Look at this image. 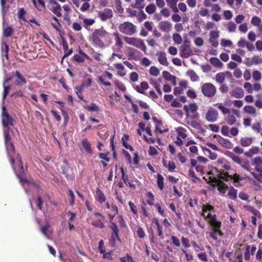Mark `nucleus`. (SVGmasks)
I'll use <instances>...</instances> for the list:
<instances>
[{"label": "nucleus", "instance_id": "nucleus-1", "mask_svg": "<svg viewBox=\"0 0 262 262\" xmlns=\"http://www.w3.org/2000/svg\"><path fill=\"white\" fill-rule=\"evenodd\" d=\"M214 207L209 204H203L201 216L207 221L211 226V231L209 232L210 237L216 241L217 240V235L222 236L224 233L221 230V222L217 221L216 214L211 213V212L214 211Z\"/></svg>", "mask_w": 262, "mask_h": 262}, {"label": "nucleus", "instance_id": "nucleus-2", "mask_svg": "<svg viewBox=\"0 0 262 262\" xmlns=\"http://www.w3.org/2000/svg\"><path fill=\"white\" fill-rule=\"evenodd\" d=\"M109 38V33L102 27L101 29L95 30L90 36V41H92L94 45L101 48L105 46L104 41Z\"/></svg>", "mask_w": 262, "mask_h": 262}, {"label": "nucleus", "instance_id": "nucleus-3", "mask_svg": "<svg viewBox=\"0 0 262 262\" xmlns=\"http://www.w3.org/2000/svg\"><path fill=\"white\" fill-rule=\"evenodd\" d=\"M118 28L120 32L127 35H132L136 32V26L129 21L120 24Z\"/></svg>", "mask_w": 262, "mask_h": 262}, {"label": "nucleus", "instance_id": "nucleus-4", "mask_svg": "<svg viewBox=\"0 0 262 262\" xmlns=\"http://www.w3.org/2000/svg\"><path fill=\"white\" fill-rule=\"evenodd\" d=\"M110 224L109 227L111 230V243L112 245H114L117 241L121 242L119 235V230L117 225L111 220L110 221Z\"/></svg>", "mask_w": 262, "mask_h": 262}, {"label": "nucleus", "instance_id": "nucleus-5", "mask_svg": "<svg viewBox=\"0 0 262 262\" xmlns=\"http://www.w3.org/2000/svg\"><path fill=\"white\" fill-rule=\"evenodd\" d=\"M124 40L127 44L133 45L146 53V47L142 39L125 36L124 37Z\"/></svg>", "mask_w": 262, "mask_h": 262}, {"label": "nucleus", "instance_id": "nucleus-6", "mask_svg": "<svg viewBox=\"0 0 262 262\" xmlns=\"http://www.w3.org/2000/svg\"><path fill=\"white\" fill-rule=\"evenodd\" d=\"M2 123L5 129L9 130V126L13 125L14 119L10 116L5 106L2 107Z\"/></svg>", "mask_w": 262, "mask_h": 262}, {"label": "nucleus", "instance_id": "nucleus-7", "mask_svg": "<svg viewBox=\"0 0 262 262\" xmlns=\"http://www.w3.org/2000/svg\"><path fill=\"white\" fill-rule=\"evenodd\" d=\"M203 94L207 97H212L216 93V89L215 86L211 83H205L201 88Z\"/></svg>", "mask_w": 262, "mask_h": 262}, {"label": "nucleus", "instance_id": "nucleus-8", "mask_svg": "<svg viewBox=\"0 0 262 262\" xmlns=\"http://www.w3.org/2000/svg\"><path fill=\"white\" fill-rule=\"evenodd\" d=\"M219 118L218 111L212 107H209L205 115V119L208 122H216Z\"/></svg>", "mask_w": 262, "mask_h": 262}, {"label": "nucleus", "instance_id": "nucleus-9", "mask_svg": "<svg viewBox=\"0 0 262 262\" xmlns=\"http://www.w3.org/2000/svg\"><path fill=\"white\" fill-rule=\"evenodd\" d=\"M7 151V156L10 160L11 163V166L12 168L14 170V162H15V147L13 143H9L8 144L5 145Z\"/></svg>", "mask_w": 262, "mask_h": 262}, {"label": "nucleus", "instance_id": "nucleus-10", "mask_svg": "<svg viewBox=\"0 0 262 262\" xmlns=\"http://www.w3.org/2000/svg\"><path fill=\"white\" fill-rule=\"evenodd\" d=\"M220 178L226 181L233 180L234 183H238L240 180L244 179L243 177H241L236 173L233 175H230L228 172L224 171L221 172L220 174Z\"/></svg>", "mask_w": 262, "mask_h": 262}, {"label": "nucleus", "instance_id": "nucleus-11", "mask_svg": "<svg viewBox=\"0 0 262 262\" xmlns=\"http://www.w3.org/2000/svg\"><path fill=\"white\" fill-rule=\"evenodd\" d=\"M106 77L110 79H112L113 75L111 73L106 71L101 76L98 77V81L106 86H111L112 84L110 82L105 81Z\"/></svg>", "mask_w": 262, "mask_h": 262}, {"label": "nucleus", "instance_id": "nucleus-12", "mask_svg": "<svg viewBox=\"0 0 262 262\" xmlns=\"http://www.w3.org/2000/svg\"><path fill=\"white\" fill-rule=\"evenodd\" d=\"M50 7H49V9L57 17H61L62 16L61 13V7L59 3L56 1H55L49 4Z\"/></svg>", "mask_w": 262, "mask_h": 262}, {"label": "nucleus", "instance_id": "nucleus-13", "mask_svg": "<svg viewBox=\"0 0 262 262\" xmlns=\"http://www.w3.org/2000/svg\"><path fill=\"white\" fill-rule=\"evenodd\" d=\"M113 16V11L109 8L104 9L103 11H100L98 13V17L102 21H105L108 19L111 18Z\"/></svg>", "mask_w": 262, "mask_h": 262}, {"label": "nucleus", "instance_id": "nucleus-14", "mask_svg": "<svg viewBox=\"0 0 262 262\" xmlns=\"http://www.w3.org/2000/svg\"><path fill=\"white\" fill-rule=\"evenodd\" d=\"M214 137L223 147L229 149H231L233 147V143L229 140L225 139L220 135L215 136Z\"/></svg>", "mask_w": 262, "mask_h": 262}, {"label": "nucleus", "instance_id": "nucleus-15", "mask_svg": "<svg viewBox=\"0 0 262 262\" xmlns=\"http://www.w3.org/2000/svg\"><path fill=\"white\" fill-rule=\"evenodd\" d=\"M141 56L142 53L139 51L132 48H128V56L129 59L138 60Z\"/></svg>", "mask_w": 262, "mask_h": 262}, {"label": "nucleus", "instance_id": "nucleus-16", "mask_svg": "<svg viewBox=\"0 0 262 262\" xmlns=\"http://www.w3.org/2000/svg\"><path fill=\"white\" fill-rule=\"evenodd\" d=\"M79 54L74 55L73 57V60L76 61L77 62H83L85 59H90V57L85 54L81 49L79 50Z\"/></svg>", "mask_w": 262, "mask_h": 262}, {"label": "nucleus", "instance_id": "nucleus-17", "mask_svg": "<svg viewBox=\"0 0 262 262\" xmlns=\"http://www.w3.org/2000/svg\"><path fill=\"white\" fill-rule=\"evenodd\" d=\"M217 167L220 169V173H219V177L220 178V174L222 171H224L225 169L229 170L230 169V165L228 162L223 159H219L217 161Z\"/></svg>", "mask_w": 262, "mask_h": 262}, {"label": "nucleus", "instance_id": "nucleus-18", "mask_svg": "<svg viewBox=\"0 0 262 262\" xmlns=\"http://www.w3.org/2000/svg\"><path fill=\"white\" fill-rule=\"evenodd\" d=\"M192 54L190 47L181 45L180 51V55L181 57L186 58Z\"/></svg>", "mask_w": 262, "mask_h": 262}, {"label": "nucleus", "instance_id": "nucleus-19", "mask_svg": "<svg viewBox=\"0 0 262 262\" xmlns=\"http://www.w3.org/2000/svg\"><path fill=\"white\" fill-rule=\"evenodd\" d=\"M14 74L17 78L14 82L15 85L20 86L27 83L26 78L18 71H16Z\"/></svg>", "mask_w": 262, "mask_h": 262}, {"label": "nucleus", "instance_id": "nucleus-20", "mask_svg": "<svg viewBox=\"0 0 262 262\" xmlns=\"http://www.w3.org/2000/svg\"><path fill=\"white\" fill-rule=\"evenodd\" d=\"M62 173L65 175L68 180L73 181L74 179V175L70 169L69 166L66 164L61 167Z\"/></svg>", "mask_w": 262, "mask_h": 262}, {"label": "nucleus", "instance_id": "nucleus-21", "mask_svg": "<svg viewBox=\"0 0 262 262\" xmlns=\"http://www.w3.org/2000/svg\"><path fill=\"white\" fill-rule=\"evenodd\" d=\"M120 170L122 173V177L123 182L126 184H128L130 188L133 189L136 188V185L134 184L133 181L128 179L127 175L125 174L123 167L122 166L120 167Z\"/></svg>", "mask_w": 262, "mask_h": 262}, {"label": "nucleus", "instance_id": "nucleus-22", "mask_svg": "<svg viewBox=\"0 0 262 262\" xmlns=\"http://www.w3.org/2000/svg\"><path fill=\"white\" fill-rule=\"evenodd\" d=\"M159 29L164 32H168L172 28L171 24L168 21H162L159 24Z\"/></svg>", "mask_w": 262, "mask_h": 262}, {"label": "nucleus", "instance_id": "nucleus-23", "mask_svg": "<svg viewBox=\"0 0 262 262\" xmlns=\"http://www.w3.org/2000/svg\"><path fill=\"white\" fill-rule=\"evenodd\" d=\"M81 145L83 149L89 155H92L93 153L91 145L86 138L83 139L81 141Z\"/></svg>", "mask_w": 262, "mask_h": 262}, {"label": "nucleus", "instance_id": "nucleus-24", "mask_svg": "<svg viewBox=\"0 0 262 262\" xmlns=\"http://www.w3.org/2000/svg\"><path fill=\"white\" fill-rule=\"evenodd\" d=\"M252 165L255 166V169L259 172H262V158L257 157L253 159Z\"/></svg>", "mask_w": 262, "mask_h": 262}, {"label": "nucleus", "instance_id": "nucleus-25", "mask_svg": "<svg viewBox=\"0 0 262 262\" xmlns=\"http://www.w3.org/2000/svg\"><path fill=\"white\" fill-rule=\"evenodd\" d=\"M113 35L115 37V47L118 50H120L123 47V43L120 37V34L118 32H115Z\"/></svg>", "mask_w": 262, "mask_h": 262}, {"label": "nucleus", "instance_id": "nucleus-26", "mask_svg": "<svg viewBox=\"0 0 262 262\" xmlns=\"http://www.w3.org/2000/svg\"><path fill=\"white\" fill-rule=\"evenodd\" d=\"M231 95L236 98H242L244 97V93L243 90L241 88H236L231 92Z\"/></svg>", "mask_w": 262, "mask_h": 262}, {"label": "nucleus", "instance_id": "nucleus-27", "mask_svg": "<svg viewBox=\"0 0 262 262\" xmlns=\"http://www.w3.org/2000/svg\"><path fill=\"white\" fill-rule=\"evenodd\" d=\"M62 46L64 54L62 58L61 62L63 61L64 58L69 56L73 53V50L72 49L69 50L68 43L64 39H62Z\"/></svg>", "mask_w": 262, "mask_h": 262}, {"label": "nucleus", "instance_id": "nucleus-28", "mask_svg": "<svg viewBox=\"0 0 262 262\" xmlns=\"http://www.w3.org/2000/svg\"><path fill=\"white\" fill-rule=\"evenodd\" d=\"M149 85L147 82H142L140 83V86L137 85L135 87V89L137 92L140 94H144L145 90H146L148 89Z\"/></svg>", "mask_w": 262, "mask_h": 262}, {"label": "nucleus", "instance_id": "nucleus-29", "mask_svg": "<svg viewBox=\"0 0 262 262\" xmlns=\"http://www.w3.org/2000/svg\"><path fill=\"white\" fill-rule=\"evenodd\" d=\"M154 222L157 227L158 235L159 237V238L161 239H164V233L162 231L163 227H162V225L159 223V220L156 218L154 219Z\"/></svg>", "mask_w": 262, "mask_h": 262}, {"label": "nucleus", "instance_id": "nucleus-30", "mask_svg": "<svg viewBox=\"0 0 262 262\" xmlns=\"http://www.w3.org/2000/svg\"><path fill=\"white\" fill-rule=\"evenodd\" d=\"M158 61L162 65L167 66L168 62L167 61L166 53L164 52H161L158 54Z\"/></svg>", "mask_w": 262, "mask_h": 262}, {"label": "nucleus", "instance_id": "nucleus-31", "mask_svg": "<svg viewBox=\"0 0 262 262\" xmlns=\"http://www.w3.org/2000/svg\"><path fill=\"white\" fill-rule=\"evenodd\" d=\"M96 194L97 196V200L101 204L105 202L106 199L103 192L101 191L98 188L96 190Z\"/></svg>", "mask_w": 262, "mask_h": 262}, {"label": "nucleus", "instance_id": "nucleus-32", "mask_svg": "<svg viewBox=\"0 0 262 262\" xmlns=\"http://www.w3.org/2000/svg\"><path fill=\"white\" fill-rule=\"evenodd\" d=\"M152 119L153 121L157 123L156 130L159 132L160 134H163L164 133L167 132L168 131V128H166L164 129H162L160 127H158V125H162V121L161 120H158L156 117H152Z\"/></svg>", "mask_w": 262, "mask_h": 262}, {"label": "nucleus", "instance_id": "nucleus-33", "mask_svg": "<svg viewBox=\"0 0 262 262\" xmlns=\"http://www.w3.org/2000/svg\"><path fill=\"white\" fill-rule=\"evenodd\" d=\"M115 68L117 70V73L121 76H124L126 74V71L124 67L121 63L114 64Z\"/></svg>", "mask_w": 262, "mask_h": 262}, {"label": "nucleus", "instance_id": "nucleus-34", "mask_svg": "<svg viewBox=\"0 0 262 262\" xmlns=\"http://www.w3.org/2000/svg\"><path fill=\"white\" fill-rule=\"evenodd\" d=\"M162 75L164 78L168 81H172L174 85L176 84V77L171 75V74L168 71H163L162 72Z\"/></svg>", "mask_w": 262, "mask_h": 262}, {"label": "nucleus", "instance_id": "nucleus-35", "mask_svg": "<svg viewBox=\"0 0 262 262\" xmlns=\"http://www.w3.org/2000/svg\"><path fill=\"white\" fill-rule=\"evenodd\" d=\"M195 142L193 140H189L186 144V146H189V150L192 154H196L198 151V147L195 145H192Z\"/></svg>", "mask_w": 262, "mask_h": 262}, {"label": "nucleus", "instance_id": "nucleus-36", "mask_svg": "<svg viewBox=\"0 0 262 262\" xmlns=\"http://www.w3.org/2000/svg\"><path fill=\"white\" fill-rule=\"evenodd\" d=\"M187 75L190 77V80L193 82L197 81L199 79V76L196 74L195 72L192 70H188L187 72Z\"/></svg>", "mask_w": 262, "mask_h": 262}, {"label": "nucleus", "instance_id": "nucleus-37", "mask_svg": "<svg viewBox=\"0 0 262 262\" xmlns=\"http://www.w3.org/2000/svg\"><path fill=\"white\" fill-rule=\"evenodd\" d=\"M103 221L104 220H103L102 219L97 220H93L92 221L91 224L93 226L102 229L105 228Z\"/></svg>", "mask_w": 262, "mask_h": 262}, {"label": "nucleus", "instance_id": "nucleus-38", "mask_svg": "<svg viewBox=\"0 0 262 262\" xmlns=\"http://www.w3.org/2000/svg\"><path fill=\"white\" fill-rule=\"evenodd\" d=\"M129 139V136L127 135H124L122 138V141L123 145L127 149H129L130 151H134V148L132 146L127 143V141Z\"/></svg>", "mask_w": 262, "mask_h": 262}, {"label": "nucleus", "instance_id": "nucleus-39", "mask_svg": "<svg viewBox=\"0 0 262 262\" xmlns=\"http://www.w3.org/2000/svg\"><path fill=\"white\" fill-rule=\"evenodd\" d=\"M99 157L100 159L103 160L101 161V164L103 167H106L107 165V163L110 162V159L107 156V154L100 153Z\"/></svg>", "mask_w": 262, "mask_h": 262}, {"label": "nucleus", "instance_id": "nucleus-40", "mask_svg": "<svg viewBox=\"0 0 262 262\" xmlns=\"http://www.w3.org/2000/svg\"><path fill=\"white\" fill-rule=\"evenodd\" d=\"M243 111L244 113L251 115H255L256 113V109L252 105L245 106L243 108Z\"/></svg>", "mask_w": 262, "mask_h": 262}, {"label": "nucleus", "instance_id": "nucleus-41", "mask_svg": "<svg viewBox=\"0 0 262 262\" xmlns=\"http://www.w3.org/2000/svg\"><path fill=\"white\" fill-rule=\"evenodd\" d=\"M214 105L221 111L224 115L228 114L230 113V109L225 107L222 103H216Z\"/></svg>", "mask_w": 262, "mask_h": 262}, {"label": "nucleus", "instance_id": "nucleus-42", "mask_svg": "<svg viewBox=\"0 0 262 262\" xmlns=\"http://www.w3.org/2000/svg\"><path fill=\"white\" fill-rule=\"evenodd\" d=\"M241 144L242 146L247 147L250 146L252 143V139L251 138L244 137L240 140Z\"/></svg>", "mask_w": 262, "mask_h": 262}, {"label": "nucleus", "instance_id": "nucleus-43", "mask_svg": "<svg viewBox=\"0 0 262 262\" xmlns=\"http://www.w3.org/2000/svg\"><path fill=\"white\" fill-rule=\"evenodd\" d=\"M177 132L178 133L177 137L182 139H185L186 138V130L185 128L182 127H178L177 129Z\"/></svg>", "mask_w": 262, "mask_h": 262}, {"label": "nucleus", "instance_id": "nucleus-44", "mask_svg": "<svg viewBox=\"0 0 262 262\" xmlns=\"http://www.w3.org/2000/svg\"><path fill=\"white\" fill-rule=\"evenodd\" d=\"M237 190L234 189L232 186H231L229 190V192H228V196L229 198L232 200H235L237 198Z\"/></svg>", "mask_w": 262, "mask_h": 262}, {"label": "nucleus", "instance_id": "nucleus-45", "mask_svg": "<svg viewBox=\"0 0 262 262\" xmlns=\"http://www.w3.org/2000/svg\"><path fill=\"white\" fill-rule=\"evenodd\" d=\"M157 185L158 188L162 190L164 188V178L161 174L157 175Z\"/></svg>", "mask_w": 262, "mask_h": 262}, {"label": "nucleus", "instance_id": "nucleus-46", "mask_svg": "<svg viewBox=\"0 0 262 262\" xmlns=\"http://www.w3.org/2000/svg\"><path fill=\"white\" fill-rule=\"evenodd\" d=\"M156 10V7L154 3L150 4L147 5L145 8L146 12L149 14H153Z\"/></svg>", "mask_w": 262, "mask_h": 262}, {"label": "nucleus", "instance_id": "nucleus-47", "mask_svg": "<svg viewBox=\"0 0 262 262\" xmlns=\"http://www.w3.org/2000/svg\"><path fill=\"white\" fill-rule=\"evenodd\" d=\"M228 187L227 185L224 183L223 182H220L217 186V190L222 193L224 194L226 192V190L228 189Z\"/></svg>", "mask_w": 262, "mask_h": 262}, {"label": "nucleus", "instance_id": "nucleus-48", "mask_svg": "<svg viewBox=\"0 0 262 262\" xmlns=\"http://www.w3.org/2000/svg\"><path fill=\"white\" fill-rule=\"evenodd\" d=\"M236 26L234 22L230 21L227 24V29L229 32H234L236 31Z\"/></svg>", "mask_w": 262, "mask_h": 262}, {"label": "nucleus", "instance_id": "nucleus-49", "mask_svg": "<svg viewBox=\"0 0 262 262\" xmlns=\"http://www.w3.org/2000/svg\"><path fill=\"white\" fill-rule=\"evenodd\" d=\"M13 33V30L12 27H8L3 30V35L5 37H11Z\"/></svg>", "mask_w": 262, "mask_h": 262}, {"label": "nucleus", "instance_id": "nucleus-50", "mask_svg": "<svg viewBox=\"0 0 262 262\" xmlns=\"http://www.w3.org/2000/svg\"><path fill=\"white\" fill-rule=\"evenodd\" d=\"M85 108L90 112H98L99 111V106L95 103H91L90 105H87Z\"/></svg>", "mask_w": 262, "mask_h": 262}, {"label": "nucleus", "instance_id": "nucleus-51", "mask_svg": "<svg viewBox=\"0 0 262 262\" xmlns=\"http://www.w3.org/2000/svg\"><path fill=\"white\" fill-rule=\"evenodd\" d=\"M188 175L190 178H193L192 181L193 183H196L198 181H200V178L196 177L194 171L192 169H190L188 170Z\"/></svg>", "mask_w": 262, "mask_h": 262}, {"label": "nucleus", "instance_id": "nucleus-52", "mask_svg": "<svg viewBox=\"0 0 262 262\" xmlns=\"http://www.w3.org/2000/svg\"><path fill=\"white\" fill-rule=\"evenodd\" d=\"M144 2V0H136V2L133 7L139 10H142L145 6Z\"/></svg>", "mask_w": 262, "mask_h": 262}, {"label": "nucleus", "instance_id": "nucleus-53", "mask_svg": "<svg viewBox=\"0 0 262 262\" xmlns=\"http://www.w3.org/2000/svg\"><path fill=\"white\" fill-rule=\"evenodd\" d=\"M210 62L216 67H221L222 66L221 61L216 57H211L210 59Z\"/></svg>", "mask_w": 262, "mask_h": 262}, {"label": "nucleus", "instance_id": "nucleus-54", "mask_svg": "<svg viewBox=\"0 0 262 262\" xmlns=\"http://www.w3.org/2000/svg\"><path fill=\"white\" fill-rule=\"evenodd\" d=\"M236 120L235 117L233 115H229L226 118V121L229 125H233L235 123Z\"/></svg>", "mask_w": 262, "mask_h": 262}, {"label": "nucleus", "instance_id": "nucleus-55", "mask_svg": "<svg viewBox=\"0 0 262 262\" xmlns=\"http://www.w3.org/2000/svg\"><path fill=\"white\" fill-rule=\"evenodd\" d=\"M4 136H5V145L12 143L11 141V138L9 134V130L5 129Z\"/></svg>", "mask_w": 262, "mask_h": 262}, {"label": "nucleus", "instance_id": "nucleus-56", "mask_svg": "<svg viewBox=\"0 0 262 262\" xmlns=\"http://www.w3.org/2000/svg\"><path fill=\"white\" fill-rule=\"evenodd\" d=\"M115 7L117 10V11L120 13L122 14L124 12V9L122 6V2L121 0H116L115 1Z\"/></svg>", "mask_w": 262, "mask_h": 262}, {"label": "nucleus", "instance_id": "nucleus-57", "mask_svg": "<svg viewBox=\"0 0 262 262\" xmlns=\"http://www.w3.org/2000/svg\"><path fill=\"white\" fill-rule=\"evenodd\" d=\"M225 80V74L223 72L217 73L215 75V80L219 83H223Z\"/></svg>", "mask_w": 262, "mask_h": 262}, {"label": "nucleus", "instance_id": "nucleus-58", "mask_svg": "<svg viewBox=\"0 0 262 262\" xmlns=\"http://www.w3.org/2000/svg\"><path fill=\"white\" fill-rule=\"evenodd\" d=\"M163 165L165 167L168 168V170L170 172L173 171V170H174L176 168L175 163L172 161H170L168 162V165H167L165 162H163Z\"/></svg>", "mask_w": 262, "mask_h": 262}, {"label": "nucleus", "instance_id": "nucleus-59", "mask_svg": "<svg viewBox=\"0 0 262 262\" xmlns=\"http://www.w3.org/2000/svg\"><path fill=\"white\" fill-rule=\"evenodd\" d=\"M155 207L157 208L158 212L162 216H166V214L165 213V210L163 208H162V204L160 203H157L155 204Z\"/></svg>", "mask_w": 262, "mask_h": 262}, {"label": "nucleus", "instance_id": "nucleus-60", "mask_svg": "<svg viewBox=\"0 0 262 262\" xmlns=\"http://www.w3.org/2000/svg\"><path fill=\"white\" fill-rule=\"evenodd\" d=\"M82 90H83L82 86H77L75 88V91H76L75 92L77 95L78 97L79 98V99L80 100L84 101L83 97L82 95Z\"/></svg>", "mask_w": 262, "mask_h": 262}, {"label": "nucleus", "instance_id": "nucleus-61", "mask_svg": "<svg viewBox=\"0 0 262 262\" xmlns=\"http://www.w3.org/2000/svg\"><path fill=\"white\" fill-rule=\"evenodd\" d=\"M252 77L255 81H259L261 79V73L258 70L253 71Z\"/></svg>", "mask_w": 262, "mask_h": 262}, {"label": "nucleus", "instance_id": "nucleus-62", "mask_svg": "<svg viewBox=\"0 0 262 262\" xmlns=\"http://www.w3.org/2000/svg\"><path fill=\"white\" fill-rule=\"evenodd\" d=\"M256 97L258 98L255 102V105L259 108H262V98L261 94L256 95Z\"/></svg>", "mask_w": 262, "mask_h": 262}, {"label": "nucleus", "instance_id": "nucleus-63", "mask_svg": "<svg viewBox=\"0 0 262 262\" xmlns=\"http://www.w3.org/2000/svg\"><path fill=\"white\" fill-rule=\"evenodd\" d=\"M173 40L176 44H181L182 42V38L181 35L178 33L173 34Z\"/></svg>", "mask_w": 262, "mask_h": 262}, {"label": "nucleus", "instance_id": "nucleus-64", "mask_svg": "<svg viewBox=\"0 0 262 262\" xmlns=\"http://www.w3.org/2000/svg\"><path fill=\"white\" fill-rule=\"evenodd\" d=\"M229 156L234 162L238 164H242L243 160L238 156L234 155L233 153H230Z\"/></svg>", "mask_w": 262, "mask_h": 262}]
</instances>
